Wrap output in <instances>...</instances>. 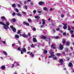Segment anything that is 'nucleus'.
I'll use <instances>...</instances> for the list:
<instances>
[{"label":"nucleus","mask_w":74,"mask_h":74,"mask_svg":"<svg viewBox=\"0 0 74 74\" xmlns=\"http://www.w3.org/2000/svg\"><path fill=\"white\" fill-rule=\"evenodd\" d=\"M20 36H23V37H27V38H28V36H27V35H26L25 33L22 34H20Z\"/></svg>","instance_id":"f257e3e1"},{"label":"nucleus","mask_w":74,"mask_h":74,"mask_svg":"<svg viewBox=\"0 0 74 74\" xmlns=\"http://www.w3.org/2000/svg\"><path fill=\"white\" fill-rule=\"evenodd\" d=\"M0 25H3V26H7V27L9 29L10 28L9 27L8 25H7L4 24L3 23V22H1L0 21Z\"/></svg>","instance_id":"f03ea898"},{"label":"nucleus","mask_w":74,"mask_h":74,"mask_svg":"<svg viewBox=\"0 0 74 74\" xmlns=\"http://www.w3.org/2000/svg\"><path fill=\"white\" fill-rule=\"evenodd\" d=\"M59 47L60 49L61 50H63V45L61 44H60Z\"/></svg>","instance_id":"7ed1b4c3"},{"label":"nucleus","mask_w":74,"mask_h":74,"mask_svg":"<svg viewBox=\"0 0 74 74\" xmlns=\"http://www.w3.org/2000/svg\"><path fill=\"white\" fill-rule=\"evenodd\" d=\"M38 4L40 5H42L44 4V2L42 1H40L38 3Z\"/></svg>","instance_id":"20e7f679"},{"label":"nucleus","mask_w":74,"mask_h":74,"mask_svg":"<svg viewBox=\"0 0 74 74\" xmlns=\"http://www.w3.org/2000/svg\"><path fill=\"white\" fill-rule=\"evenodd\" d=\"M41 38H42V39H43V40H45V39H46V38H47L46 36L43 35L41 37Z\"/></svg>","instance_id":"39448f33"},{"label":"nucleus","mask_w":74,"mask_h":74,"mask_svg":"<svg viewBox=\"0 0 74 74\" xmlns=\"http://www.w3.org/2000/svg\"><path fill=\"white\" fill-rule=\"evenodd\" d=\"M60 62H59V63H61L60 64L61 65L63 64V60L62 59H61L60 60Z\"/></svg>","instance_id":"423d86ee"},{"label":"nucleus","mask_w":74,"mask_h":74,"mask_svg":"<svg viewBox=\"0 0 74 74\" xmlns=\"http://www.w3.org/2000/svg\"><path fill=\"white\" fill-rule=\"evenodd\" d=\"M33 42H37V40L36 39V38H33Z\"/></svg>","instance_id":"0eeeda50"},{"label":"nucleus","mask_w":74,"mask_h":74,"mask_svg":"<svg viewBox=\"0 0 74 74\" xmlns=\"http://www.w3.org/2000/svg\"><path fill=\"white\" fill-rule=\"evenodd\" d=\"M67 25H65L63 26V28L64 29V30L67 29Z\"/></svg>","instance_id":"6e6552de"},{"label":"nucleus","mask_w":74,"mask_h":74,"mask_svg":"<svg viewBox=\"0 0 74 74\" xmlns=\"http://www.w3.org/2000/svg\"><path fill=\"white\" fill-rule=\"evenodd\" d=\"M12 30L13 32H16V29L14 27L12 28Z\"/></svg>","instance_id":"1a4fd4ad"},{"label":"nucleus","mask_w":74,"mask_h":74,"mask_svg":"<svg viewBox=\"0 0 74 74\" xmlns=\"http://www.w3.org/2000/svg\"><path fill=\"white\" fill-rule=\"evenodd\" d=\"M48 52V51L47 50H44L43 51V54H47V53Z\"/></svg>","instance_id":"9d476101"},{"label":"nucleus","mask_w":74,"mask_h":74,"mask_svg":"<svg viewBox=\"0 0 74 74\" xmlns=\"http://www.w3.org/2000/svg\"><path fill=\"white\" fill-rule=\"evenodd\" d=\"M46 41L47 42H48L50 41V38L49 37H48L47 38V39L46 40Z\"/></svg>","instance_id":"9b49d317"},{"label":"nucleus","mask_w":74,"mask_h":74,"mask_svg":"<svg viewBox=\"0 0 74 74\" xmlns=\"http://www.w3.org/2000/svg\"><path fill=\"white\" fill-rule=\"evenodd\" d=\"M23 23H24L25 25H26L27 26H29V24L28 23H26L25 21L23 22Z\"/></svg>","instance_id":"f8f14e48"},{"label":"nucleus","mask_w":74,"mask_h":74,"mask_svg":"<svg viewBox=\"0 0 74 74\" xmlns=\"http://www.w3.org/2000/svg\"><path fill=\"white\" fill-rule=\"evenodd\" d=\"M65 44L66 46H69V45H70V42H67Z\"/></svg>","instance_id":"ddd939ff"},{"label":"nucleus","mask_w":74,"mask_h":74,"mask_svg":"<svg viewBox=\"0 0 74 74\" xmlns=\"http://www.w3.org/2000/svg\"><path fill=\"white\" fill-rule=\"evenodd\" d=\"M1 69H2L3 70H4L5 69V66H2L1 67Z\"/></svg>","instance_id":"4468645a"},{"label":"nucleus","mask_w":74,"mask_h":74,"mask_svg":"<svg viewBox=\"0 0 74 74\" xmlns=\"http://www.w3.org/2000/svg\"><path fill=\"white\" fill-rule=\"evenodd\" d=\"M55 56V55H54V54H52L51 55V56H49V58H52V57H53Z\"/></svg>","instance_id":"2eb2a0df"},{"label":"nucleus","mask_w":74,"mask_h":74,"mask_svg":"<svg viewBox=\"0 0 74 74\" xmlns=\"http://www.w3.org/2000/svg\"><path fill=\"white\" fill-rule=\"evenodd\" d=\"M1 18L2 19H5V20H7V19H6V18L4 16H1Z\"/></svg>","instance_id":"dca6fc26"},{"label":"nucleus","mask_w":74,"mask_h":74,"mask_svg":"<svg viewBox=\"0 0 74 74\" xmlns=\"http://www.w3.org/2000/svg\"><path fill=\"white\" fill-rule=\"evenodd\" d=\"M21 30H18L17 32V33L18 34H19L20 33H21Z\"/></svg>","instance_id":"f3484780"},{"label":"nucleus","mask_w":74,"mask_h":74,"mask_svg":"<svg viewBox=\"0 0 74 74\" xmlns=\"http://www.w3.org/2000/svg\"><path fill=\"white\" fill-rule=\"evenodd\" d=\"M15 37L16 38H19V36L18 35L16 34L15 35Z\"/></svg>","instance_id":"a211bd4d"},{"label":"nucleus","mask_w":74,"mask_h":74,"mask_svg":"<svg viewBox=\"0 0 74 74\" xmlns=\"http://www.w3.org/2000/svg\"><path fill=\"white\" fill-rule=\"evenodd\" d=\"M6 25H7V26H10V23H9V22L7 21L6 23Z\"/></svg>","instance_id":"6ab92c4d"},{"label":"nucleus","mask_w":74,"mask_h":74,"mask_svg":"<svg viewBox=\"0 0 74 74\" xmlns=\"http://www.w3.org/2000/svg\"><path fill=\"white\" fill-rule=\"evenodd\" d=\"M73 64L71 62V63H69V64L68 65L69 66V67H71V66H72V65Z\"/></svg>","instance_id":"aec40b11"},{"label":"nucleus","mask_w":74,"mask_h":74,"mask_svg":"<svg viewBox=\"0 0 74 74\" xmlns=\"http://www.w3.org/2000/svg\"><path fill=\"white\" fill-rule=\"evenodd\" d=\"M22 51H24V52H25L26 51V48H24L22 49Z\"/></svg>","instance_id":"412c9836"},{"label":"nucleus","mask_w":74,"mask_h":74,"mask_svg":"<svg viewBox=\"0 0 74 74\" xmlns=\"http://www.w3.org/2000/svg\"><path fill=\"white\" fill-rule=\"evenodd\" d=\"M52 31L53 32H52L53 34H54L55 32H56V31H55V29H52Z\"/></svg>","instance_id":"4be33fe9"},{"label":"nucleus","mask_w":74,"mask_h":74,"mask_svg":"<svg viewBox=\"0 0 74 74\" xmlns=\"http://www.w3.org/2000/svg\"><path fill=\"white\" fill-rule=\"evenodd\" d=\"M3 53L5 55H7V53L6 52V51H4L3 52Z\"/></svg>","instance_id":"5701e85b"},{"label":"nucleus","mask_w":74,"mask_h":74,"mask_svg":"<svg viewBox=\"0 0 74 74\" xmlns=\"http://www.w3.org/2000/svg\"><path fill=\"white\" fill-rule=\"evenodd\" d=\"M60 38V37L59 36H57L55 37L56 39H59Z\"/></svg>","instance_id":"b1692460"},{"label":"nucleus","mask_w":74,"mask_h":74,"mask_svg":"<svg viewBox=\"0 0 74 74\" xmlns=\"http://www.w3.org/2000/svg\"><path fill=\"white\" fill-rule=\"evenodd\" d=\"M16 15H17L18 16H22V15L20 13L18 14L16 13Z\"/></svg>","instance_id":"393cba45"},{"label":"nucleus","mask_w":74,"mask_h":74,"mask_svg":"<svg viewBox=\"0 0 74 74\" xmlns=\"http://www.w3.org/2000/svg\"><path fill=\"white\" fill-rule=\"evenodd\" d=\"M70 33H71V34H73V33H74V31L72 30L70 31Z\"/></svg>","instance_id":"a878e982"},{"label":"nucleus","mask_w":74,"mask_h":74,"mask_svg":"<svg viewBox=\"0 0 74 74\" xmlns=\"http://www.w3.org/2000/svg\"><path fill=\"white\" fill-rule=\"evenodd\" d=\"M35 18H36V19H37V18H38L39 19H40V18L39 16H35Z\"/></svg>","instance_id":"bb28decb"},{"label":"nucleus","mask_w":74,"mask_h":74,"mask_svg":"<svg viewBox=\"0 0 74 74\" xmlns=\"http://www.w3.org/2000/svg\"><path fill=\"white\" fill-rule=\"evenodd\" d=\"M47 10V7H44L43 8V10H44V11H46V10Z\"/></svg>","instance_id":"cd10ccee"},{"label":"nucleus","mask_w":74,"mask_h":74,"mask_svg":"<svg viewBox=\"0 0 74 74\" xmlns=\"http://www.w3.org/2000/svg\"><path fill=\"white\" fill-rule=\"evenodd\" d=\"M30 47L33 48H34V47H35V46L34 45V44H32V45H30Z\"/></svg>","instance_id":"c85d7f7f"},{"label":"nucleus","mask_w":74,"mask_h":74,"mask_svg":"<svg viewBox=\"0 0 74 74\" xmlns=\"http://www.w3.org/2000/svg\"><path fill=\"white\" fill-rule=\"evenodd\" d=\"M28 21L29 22H32V20L30 18H28Z\"/></svg>","instance_id":"c756f323"},{"label":"nucleus","mask_w":74,"mask_h":74,"mask_svg":"<svg viewBox=\"0 0 74 74\" xmlns=\"http://www.w3.org/2000/svg\"><path fill=\"white\" fill-rule=\"evenodd\" d=\"M12 7L13 8H15V4L14 3L12 5Z\"/></svg>","instance_id":"7c9ffc66"},{"label":"nucleus","mask_w":74,"mask_h":74,"mask_svg":"<svg viewBox=\"0 0 74 74\" xmlns=\"http://www.w3.org/2000/svg\"><path fill=\"white\" fill-rule=\"evenodd\" d=\"M62 41V43H63V44H65V42H66V40H65V39H63Z\"/></svg>","instance_id":"2f4dec72"},{"label":"nucleus","mask_w":74,"mask_h":74,"mask_svg":"<svg viewBox=\"0 0 74 74\" xmlns=\"http://www.w3.org/2000/svg\"><path fill=\"white\" fill-rule=\"evenodd\" d=\"M68 29L67 30H69V31L71 30V29H70V28L69 26H68Z\"/></svg>","instance_id":"473e14b6"},{"label":"nucleus","mask_w":74,"mask_h":74,"mask_svg":"<svg viewBox=\"0 0 74 74\" xmlns=\"http://www.w3.org/2000/svg\"><path fill=\"white\" fill-rule=\"evenodd\" d=\"M53 47V49H55L56 48L55 47H54V45H52L51 46V48H52V47Z\"/></svg>","instance_id":"72a5a7b5"},{"label":"nucleus","mask_w":74,"mask_h":74,"mask_svg":"<svg viewBox=\"0 0 74 74\" xmlns=\"http://www.w3.org/2000/svg\"><path fill=\"white\" fill-rule=\"evenodd\" d=\"M15 21H16V19L14 18H13L12 19V21L13 22H15Z\"/></svg>","instance_id":"f704fd0d"},{"label":"nucleus","mask_w":74,"mask_h":74,"mask_svg":"<svg viewBox=\"0 0 74 74\" xmlns=\"http://www.w3.org/2000/svg\"><path fill=\"white\" fill-rule=\"evenodd\" d=\"M15 11L16 12H19V10L18 9H15Z\"/></svg>","instance_id":"c9c22d12"},{"label":"nucleus","mask_w":74,"mask_h":74,"mask_svg":"<svg viewBox=\"0 0 74 74\" xmlns=\"http://www.w3.org/2000/svg\"><path fill=\"white\" fill-rule=\"evenodd\" d=\"M57 56H60V55H61V54L60 53H57L56 54Z\"/></svg>","instance_id":"e433bc0d"},{"label":"nucleus","mask_w":74,"mask_h":74,"mask_svg":"<svg viewBox=\"0 0 74 74\" xmlns=\"http://www.w3.org/2000/svg\"><path fill=\"white\" fill-rule=\"evenodd\" d=\"M16 15V14H15V13L14 12H13L12 14V15H13V16H15Z\"/></svg>","instance_id":"4c0bfd02"},{"label":"nucleus","mask_w":74,"mask_h":74,"mask_svg":"<svg viewBox=\"0 0 74 74\" xmlns=\"http://www.w3.org/2000/svg\"><path fill=\"white\" fill-rule=\"evenodd\" d=\"M65 51H66V52H68V51L69 50V49H68L66 48L65 49Z\"/></svg>","instance_id":"58836bf2"},{"label":"nucleus","mask_w":74,"mask_h":74,"mask_svg":"<svg viewBox=\"0 0 74 74\" xmlns=\"http://www.w3.org/2000/svg\"><path fill=\"white\" fill-rule=\"evenodd\" d=\"M32 30H33L34 31H36V29L35 28V27H34L33 29H32Z\"/></svg>","instance_id":"ea45409f"},{"label":"nucleus","mask_w":74,"mask_h":74,"mask_svg":"<svg viewBox=\"0 0 74 74\" xmlns=\"http://www.w3.org/2000/svg\"><path fill=\"white\" fill-rule=\"evenodd\" d=\"M10 28H11V29H12L13 28H14V26L12 25H11L10 26Z\"/></svg>","instance_id":"a19ab883"},{"label":"nucleus","mask_w":74,"mask_h":74,"mask_svg":"<svg viewBox=\"0 0 74 74\" xmlns=\"http://www.w3.org/2000/svg\"><path fill=\"white\" fill-rule=\"evenodd\" d=\"M2 42H3V43L4 44H6V42L5 41H2Z\"/></svg>","instance_id":"79ce46f5"},{"label":"nucleus","mask_w":74,"mask_h":74,"mask_svg":"<svg viewBox=\"0 0 74 74\" xmlns=\"http://www.w3.org/2000/svg\"><path fill=\"white\" fill-rule=\"evenodd\" d=\"M56 30L57 31H60V29L59 28H57Z\"/></svg>","instance_id":"37998d69"},{"label":"nucleus","mask_w":74,"mask_h":74,"mask_svg":"<svg viewBox=\"0 0 74 74\" xmlns=\"http://www.w3.org/2000/svg\"><path fill=\"white\" fill-rule=\"evenodd\" d=\"M61 18H63V17H64V14H62L61 15Z\"/></svg>","instance_id":"c03bdc74"},{"label":"nucleus","mask_w":74,"mask_h":74,"mask_svg":"<svg viewBox=\"0 0 74 74\" xmlns=\"http://www.w3.org/2000/svg\"><path fill=\"white\" fill-rule=\"evenodd\" d=\"M71 29H72L73 30H74V26H71Z\"/></svg>","instance_id":"a18cd8bd"},{"label":"nucleus","mask_w":74,"mask_h":74,"mask_svg":"<svg viewBox=\"0 0 74 74\" xmlns=\"http://www.w3.org/2000/svg\"><path fill=\"white\" fill-rule=\"evenodd\" d=\"M57 59V58H56V57H54L53 58V60H56V59Z\"/></svg>","instance_id":"49530a36"},{"label":"nucleus","mask_w":74,"mask_h":74,"mask_svg":"<svg viewBox=\"0 0 74 74\" xmlns=\"http://www.w3.org/2000/svg\"><path fill=\"white\" fill-rule=\"evenodd\" d=\"M4 29H5L6 30H7V27L5 26H4L3 27Z\"/></svg>","instance_id":"de8ad7c7"},{"label":"nucleus","mask_w":74,"mask_h":74,"mask_svg":"<svg viewBox=\"0 0 74 74\" xmlns=\"http://www.w3.org/2000/svg\"><path fill=\"white\" fill-rule=\"evenodd\" d=\"M74 37V34H72V35H71V37Z\"/></svg>","instance_id":"09e8293b"},{"label":"nucleus","mask_w":74,"mask_h":74,"mask_svg":"<svg viewBox=\"0 0 74 74\" xmlns=\"http://www.w3.org/2000/svg\"><path fill=\"white\" fill-rule=\"evenodd\" d=\"M52 26H55V24L54 23H52Z\"/></svg>","instance_id":"8fccbe9b"},{"label":"nucleus","mask_w":74,"mask_h":74,"mask_svg":"<svg viewBox=\"0 0 74 74\" xmlns=\"http://www.w3.org/2000/svg\"><path fill=\"white\" fill-rule=\"evenodd\" d=\"M62 25H64V26L65 25H67V23H66L65 24H64V23H62Z\"/></svg>","instance_id":"3c124183"},{"label":"nucleus","mask_w":74,"mask_h":74,"mask_svg":"<svg viewBox=\"0 0 74 74\" xmlns=\"http://www.w3.org/2000/svg\"><path fill=\"white\" fill-rule=\"evenodd\" d=\"M25 9H26V10H27V6L25 5Z\"/></svg>","instance_id":"603ef678"},{"label":"nucleus","mask_w":74,"mask_h":74,"mask_svg":"<svg viewBox=\"0 0 74 74\" xmlns=\"http://www.w3.org/2000/svg\"><path fill=\"white\" fill-rule=\"evenodd\" d=\"M63 35H64V36H66V33H63Z\"/></svg>","instance_id":"864d4df0"},{"label":"nucleus","mask_w":74,"mask_h":74,"mask_svg":"<svg viewBox=\"0 0 74 74\" xmlns=\"http://www.w3.org/2000/svg\"><path fill=\"white\" fill-rule=\"evenodd\" d=\"M22 13H23V14H25V15H26V12L23 11L22 12Z\"/></svg>","instance_id":"5fc2aeb1"},{"label":"nucleus","mask_w":74,"mask_h":74,"mask_svg":"<svg viewBox=\"0 0 74 74\" xmlns=\"http://www.w3.org/2000/svg\"><path fill=\"white\" fill-rule=\"evenodd\" d=\"M28 35L29 36H31V34L30 33H28Z\"/></svg>","instance_id":"6e6d98bb"},{"label":"nucleus","mask_w":74,"mask_h":74,"mask_svg":"<svg viewBox=\"0 0 74 74\" xmlns=\"http://www.w3.org/2000/svg\"><path fill=\"white\" fill-rule=\"evenodd\" d=\"M17 50H18V51H20V50H21V49L20 48H17Z\"/></svg>","instance_id":"4d7b16f0"},{"label":"nucleus","mask_w":74,"mask_h":74,"mask_svg":"<svg viewBox=\"0 0 74 74\" xmlns=\"http://www.w3.org/2000/svg\"><path fill=\"white\" fill-rule=\"evenodd\" d=\"M20 51L21 52V54H23V53L22 52V50H20Z\"/></svg>","instance_id":"13d9d810"},{"label":"nucleus","mask_w":74,"mask_h":74,"mask_svg":"<svg viewBox=\"0 0 74 74\" xmlns=\"http://www.w3.org/2000/svg\"><path fill=\"white\" fill-rule=\"evenodd\" d=\"M38 14H40L41 13V11H38Z\"/></svg>","instance_id":"bf43d9fd"},{"label":"nucleus","mask_w":74,"mask_h":74,"mask_svg":"<svg viewBox=\"0 0 74 74\" xmlns=\"http://www.w3.org/2000/svg\"><path fill=\"white\" fill-rule=\"evenodd\" d=\"M66 59H67V60H70V58H69V57H67L66 58Z\"/></svg>","instance_id":"052dcab7"},{"label":"nucleus","mask_w":74,"mask_h":74,"mask_svg":"<svg viewBox=\"0 0 74 74\" xmlns=\"http://www.w3.org/2000/svg\"><path fill=\"white\" fill-rule=\"evenodd\" d=\"M33 13H36V11H35V10H34V11H33Z\"/></svg>","instance_id":"680f3d73"},{"label":"nucleus","mask_w":74,"mask_h":74,"mask_svg":"<svg viewBox=\"0 0 74 74\" xmlns=\"http://www.w3.org/2000/svg\"><path fill=\"white\" fill-rule=\"evenodd\" d=\"M14 64H12V68L14 67Z\"/></svg>","instance_id":"e2e57ef3"},{"label":"nucleus","mask_w":74,"mask_h":74,"mask_svg":"<svg viewBox=\"0 0 74 74\" xmlns=\"http://www.w3.org/2000/svg\"><path fill=\"white\" fill-rule=\"evenodd\" d=\"M15 46V44H12V46L13 47V46Z\"/></svg>","instance_id":"0e129e2a"},{"label":"nucleus","mask_w":74,"mask_h":74,"mask_svg":"<svg viewBox=\"0 0 74 74\" xmlns=\"http://www.w3.org/2000/svg\"><path fill=\"white\" fill-rule=\"evenodd\" d=\"M45 22H42V25H45Z\"/></svg>","instance_id":"69168bd1"},{"label":"nucleus","mask_w":74,"mask_h":74,"mask_svg":"<svg viewBox=\"0 0 74 74\" xmlns=\"http://www.w3.org/2000/svg\"><path fill=\"white\" fill-rule=\"evenodd\" d=\"M28 48L29 50H30V47L28 46Z\"/></svg>","instance_id":"338daca9"},{"label":"nucleus","mask_w":74,"mask_h":74,"mask_svg":"<svg viewBox=\"0 0 74 74\" xmlns=\"http://www.w3.org/2000/svg\"><path fill=\"white\" fill-rule=\"evenodd\" d=\"M18 7H21V5L19 4H18Z\"/></svg>","instance_id":"774afa93"}]
</instances>
